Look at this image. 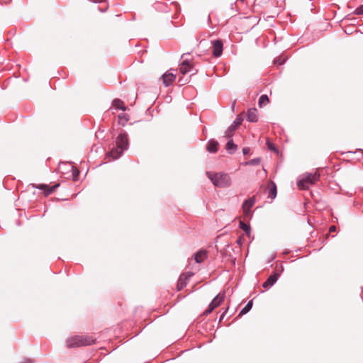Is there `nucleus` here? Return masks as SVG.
Wrapping results in <instances>:
<instances>
[{
  "instance_id": "1a4fd4ad",
  "label": "nucleus",
  "mask_w": 363,
  "mask_h": 363,
  "mask_svg": "<svg viewBox=\"0 0 363 363\" xmlns=\"http://www.w3.org/2000/svg\"><path fill=\"white\" fill-rule=\"evenodd\" d=\"M208 257V251L200 250L194 255V260L196 263H202Z\"/></svg>"
},
{
  "instance_id": "412c9836",
  "label": "nucleus",
  "mask_w": 363,
  "mask_h": 363,
  "mask_svg": "<svg viewBox=\"0 0 363 363\" xmlns=\"http://www.w3.org/2000/svg\"><path fill=\"white\" fill-rule=\"evenodd\" d=\"M236 125H230L227 130L225 132V137L231 138L233 135V133L236 129Z\"/></svg>"
},
{
  "instance_id": "aec40b11",
  "label": "nucleus",
  "mask_w": 363,
  "mask_h": 363,
  "mask_svg": "<svg viewBox=\"0 0 363 363\" xmlns=\"http://www.w3.org/2000/svg\"><path fill=\"white\" fill-rule=\"evenodd\" d=\"M252 307V301H250L247 305L240 311L239 315H242L248 313Z\"/></svg>"
},
{
  "instance_id": "4468645a",
  "label": "nucleus",
  "mask_w": 363,
  "mask_h": 363,
  "mask_svg": "<svg viewBox=\"0 0 363 363\" xmlns=\"http://www.w3.org/2000/svg\"><path fill=\"white\" fill-rule=\"evenodd\" d=\"M218 143L215 140H210L208 142L206 149L209 152H216L218 150Z\"/></svg>"
},
{
  "instance_id": "7c9ffc66",
  "label": "nucleus",
  "mask_w": 363,
  "mask_h": 363,
  "mask_svg": "<svg viewBox=\"0 0 363 363\" xmlns=\"http://www.w3.org/2000/svg\"><path fill=\"white\" fill-rule=\"evenodd\" d=\"M33 360L31 359L25 358L23 359V361L21 363H33Z\"/></svg>"
},
{
  "instance_id": "f8f14e48",
  "label": "nucleus",
  "mask_w": 363,
  "mask_h": 363,
  "mask_svg": "<svg viewBox=\"0 0 363 363\" xmlns=\"http://www.w3.org/2000/svg\"><path fill=\"white\" fill-rule=\"evenodd\" d=\"M257 110L256 108H250L247 111V121L255 123L258 120Z\"/></svg>"
},
{
  "instance_id": "ddd939ff",
  "label": "nucleus",
  "mask_w": 363,
  "mask_h": 363,
  "mask_svg": "<svg viewBox=\"0 0 363 363\" xmlns=\"http://www.w3.org/2000/svg\"><path fill=\"white\" fill-rule=\"evenodd\" d=\"M59 186H60L59 184H57L50 187L46 184H40L38 186V189L43 190L45 191V195L48 196V195L50 194L51 193H52L55 190V189L57 187H58Z\"/></svg>"
},
{
  "instance_id": "a878e982",
  "label": "nucleus",
  "mask_w": 363,
  "mask_h": 363,
  "mask_svg": "<svg viewBox=\"0 0 363 363\" xmlns=\"http://www.w3.org/2000/svg\"><path fill=\"white\" fill-rule=\"evenodd\" d=\"M354 13L356 15H363V5H361L359 7H357L354 11Z\"/></svg>"
},
{
  "instance_id": "a211bd4d",
  "label": "nucleus",
  "mask_w": 363,
  "mask_h": 363,
  "mask_svg": "<svg viewBox=\"0 0 363 363\" xmlns=\"http://www.w3.org/2000/svg\"><path fill=\"white\" fill-rule=\"evenodd\" d=\"M113 105L116 107V108L122 110L123 111L126 109V107L123 105V101L118 99L113 100Z\"/></svg>"
},
{
  "instance_id": "393cba45",
  "label": "nucleus",
  "mask_w": 363,
  "mask_h": 363,
  "mask_svg": "<svg viewBox=\"0 0 363 363\" xmlns=\"http://www.w3.org/2000/svg\"><path fill=\"white\" fill-rule=\"evenodd\" d=\"M79 174V170L72 167V177H73L74 181L78 180Z\"/></svg>"
},
{
  "instance_id": "39448f33",
  "label": "nucleus",
  "mask_w": 363,
  "mask_h": 363,
  "mask_svg": "<svg viewBox=\"0 0 363 363\" xmlns=\"http://www.w3.org/2000/svg\"><path fill=\"white\" fill-rule=\"evenodd\" d=\"M225 293H219L208 305V309L204 312L205 315L211 313L216 308L219 306L224 301Z\"/></svg>"
},
{
  "instance_id": "20e7f679",
  "label": "nucleus",
  "mask_w": 363,
  "mask_h": 363,
  "mask_svg": "<svg viewBox=\"0 0 363 363\" xmlns=\"http://www.w3.org/2000/svg\"><path fill=\"white\" fill-rule=\"evenodd\" d=\"M320 177V174L318 172L308 173L303 175L302 179L297 182V185L301 189H306L310 185L315 184Z\"/></svg>"
},
{
  "instance_id": "4be33fe9",
  "label": "nucleus",
  "mask_w": 363,
  "mask_h": 363,
  "mask_svg": "<svg viewBox=\"0 0 363 363\" xmlns=\"http://www.w3.org/2000/svg\"><path fill=\"white\" fill-rule=\"evenodd\" d=\"M269 103V98L267 95H262L259 99V105L262 106Z\"/></svg>"
},
{
  "instance_id": "c9c22d12",
  "label": "nucleus",
  "mask_w": 363,
  "mask_h": 363,
  "mask_svg": "<svg viewBox=\"0 0 363 363\" xmlns=\"http://www.w3.org/2000/svg\"><path fill=\"white\" fill-rule=\"evenodd\" d=\"M242 1H244L245 0H241Z\"/></svg>"
},
{
  "instance_id": "f3484780",
  "label": "nucleus",
  "mask_w": 363,
  "mask_h": 363,
  "mask_svg": "<svg viewBox=\"0 0 363 363\" xmlns=\"http://www.w3.org/2000/svg\"><path fill=\"white\" fill-rule=\"evenodd\" d=\"M225 148L230 154H233L237 150V145L234 143L233 140L230 139L227 143Z\"/></svg>"
},
{
  "instance_id": "dca6fc26",
  "label": "nucleus",
  "mask_w": 363,
  "mask_h": 363,
  "mask_svg": "<svg viewBox=\"0 0 363 363\" xmlns=\"http://www.w3.org/2000/svg\"><path fill=\"white\" fill-rule=\"evenodd\" d=\"M186 279L187 277L185 274L180 275L177 286L178 291L182 290L186 285Z\"/></svg>"
},
{
  "instance_id": "6ab92c4d",
  "label": "nucleus",
  "mask_w": 363,
  "mask_h": 363,
  "mask_svg": "<svg viewBox=\"0 0 363 363\" xmlns=\"http://www.w3.org/2000/svg\"><path fill=\"white\" fill-rule=\"evenodd\" d=\"M118 120H119V123H121L123 126H124L125 125V123L128 121L129 117L126 113H122L118 115Z\"/></svg>"
},
{
  "instance_id": "0eeeda50",
  "label": "nucleus",
  "mask_w": 363,
  "mask_h": 363,
  "mask_svg": "<svg viewBox=\"0 0 363 363\" xmlns=\"http://www.w3.org/2000/svg\"><path fill=\"white\" fill-rule=\"evenodd\" d=\"M279 274L277 272L271 274L267 279L262 284V286L265 289L272 287L278 280Z\"/></svg>"
},
{
  "instance_id": "f704fd0d",
  "label": "nucleus",
  "mask_w": 363,
  "mask_h": 363,
  "mask_svg": "<svg viewBox=\"0 0 363 363\" xmlns=\"http://www.w3.org/2000/svg\"><path fill=\"white\" fill-rule=\"evenodd\" d=\"M361 150V152L363 153V150Z\"/></svg>"
},
{
  "instance_id": "6e6552de",
  "label": "nucleus",
  "mask_w": 363,
  "mask_h": 363,
  "mask_svg": "<svg viewBox=\"0 0 363 363\" xmlns=\"http://www.w3.org/2000/svg\"><path fill=\"white\" fill-rule=\"evenodd\" d=\"M179 71L182 74H186L194 71V68L188 60H184L180 65Z\"/></svg>"
},
{
  "instance_id": "7ed1b4c3",
  "label": "nucleus",
  "mask_w": 363,
  "mask_h": 363,
  "mask_svg": "<svg viewBox=\"0 0 363 363\" xmlns=\"http://www.w3.org/2000/svg\"><path fill=\"white\" fill-rule=\"evenodd\" d=\"M95 340L86 335H75L69 337L66 341L67 347L69 348L87 346L94 343Z\"/></svg>"
},
{
  "instance_id": "c756f323",
  "label": "nucleus",
  "mask_w": 363,
  "mask_h": 363,
  "mask_svg": "<svg viewBox=\"0 0 363 363\" xmlns=\"http://www.w3.org/2000/svg\"><path fill=\"white\" fill-rule=\"evenodd\" d=\"M250 152V149L248 147H245L242 148L243 155H247Z\"/></svg>"
},
{
  "instance_id": "473e14b6",
  "label": "nucleus",
  "mask_w": 363,
  "mask_h": 363,
  "mask_svg": "<svg viewBox=\"0 0 363 363\" xmlns=\"http://www.w3.org/2000/svg\"><path fill=\"white\" fill-rule=\"evenodd\" d=\"M225 313H226V311H225L224 313H223V314H222V315H220V320H219V321H221V320L223 319V318H224V317H225Z\"/></svg>"
},
{
  "instance_id": "423d86ee",
  "label": "nucleus",
  "mask_w": 363,
  "mask_h": 363,
  "mask_svg": "<svg viewBox=\"0 0 363 363\" xmlns=\"http://www.w3.org/2000/svg\"><path fill=\"white\" fill-rule=\"evenodd\" d=\"M223 42L221 40H216L213 42V55L219 57L223 52Z\"/></svg>"
},
{
  "instance_id": "2eb2a0df",
  "label": "nucleus",
  "mask_w": 363,
  "mask_h": 363,
  "mask_svg": "<svg viewBox=\"0 0 363 363\" xmlns=\"http://www.w3.org/2000/svg\"><path fill=\"white\" fill-rule=\"evenodd\" d=\"M277 196V186L273 182H271L270 184L268 186V197L271 198L272 199H275Z\"/></svg>"
},
{
  "instance_id": "9b49d317",
  "label": "nucleus",
  "mask_w": 363,
  "mask_h": 363,
  "mask_svg": "<svg viewBox=\"0 0 363 363\" xmlns=\"http://www.w3.org/2000/svg\"><path fill=\"white\" fill-rule=\"evenodd\" d=\"M255 203V198L253 196L247 200H245L242 205L243 211L245 214L249 213L250 208Z\"/></svg>"
},
{
  "instance_id": "72a5a7b5",
  "label": "nucleus",
  "mask_w": 363,
  "mask_h": 363,
  "mask_svg": "<svg viewBox=\"0 0 363 363\" xmlns=\"http://www.w3.org/2000/svg\"><path fill=\"white\" fill-rule=\"evenodd\" d=\"M195 72H196V70H194V72H193V71H192L191 74H194Z\"/></svg>"
},
{
  "instance_id": "cd10ccee",
  "label": "nucleus",
  "mask_w": 363,
  "mask_h": 363,
  "mask_svg": "<svg viewBox=\"0 0 363 363\" xmlns=\"http://www.w3.org/2000/svg\"><path fill=\"white\" fill-rule=\"evenodd\" d=\"M267 145L268 148L270 150H272V151H276L277 150L275 146L272 143H270L269 141H268L267 143Z\"/></svg>"
},
{
  "instance_id": "c85d7f7f",
  "label": "nucleus",
  "mask_w": 363,
  "mask_h": 363,
  "mask_svg": "<svg viewBox=\"0 0 363 363\" xmlns=\"http://www.w3.org/2000/svg\"><path fill=\"white\" fill-rule=\"evenodd\" d=\"M274 64L276 65H283L284 61V60H281L280 58H276L274 60Z\"/></svg>"
},
{
  "instance_id": "bb28decb",
  "label": "nucleus",
  "mask_w": 363,
  "mask_h": 363,
  "mask_svg": "<svg viewBox=\"0 0 363 363\" xmlns=\"http://www.w3.org/2000/svg\"><path fill=\"white\" fill-rule=\"evenodd\" d=\"M242 119L241 118H237L232 125H236L238 128L242 123Z\"/></svg>"
},
{
  "instance_id": "b1692460",
  "label": "nucleus",
  "mask_w": 363,
  "mask_h": 363,
  "mask_svg": "<svg viewBox=\"0 0 363 363\" xmlns=\"http://www.w3.org/2000/svg\"><path fill=\"white\" fill-rule=\"evenodd\" d=\"M260 162V159L259 157L254 158L246 162V164L248 165H257Z\"/></svg>"
},
{
  "instance_id": "2f4dec72",
  "label": "nucleus",
  "mask_w": 363,
  "mask_h": 363,
  "mask_svg": "<svg viewBox=\"0 0 363 363\" xmlns=\"http://www.w3.org/2000/svg\"><path fill=\"white\" fill-rule=\"evenodd\" d=\"M336 230V227L335 225H331L330 228H329V232L331 233V232H334Z\"/></svg>"
},
{
  "instance_id": "9d476101",
  "label": "nucleus",
  "mask_w": 363,
  "mask_h": 363,
  "mask_svg": "<svg viewBox=\"0 0 363 363\" xmlns=\"http://www.w3.org/2000/svg\"><path fill=\"white\" fill-rule=\"evenodd\" d=\"M162 79L164 85L165 86H168L175 79V75L174 74H172V73L165 72L162 76Z\"/></svg>"
},
{
  "instance_id": "f03ea898",
  "label": "nucleus",
  "mask_w": 363,
  "mask_h": 363,
  "mask_svg": "<svg viewBox=\"0 0 363 363\" xmlns=\"http://www.w3.org/2000/svg\"><path fill=\"white\" fill-rule=\"evenodd\" d=\"M206 175L212 182L213 184L218 188H227L231 185L230 177L226 173H212L207 172Z\"/></svg>"
},
{
  "instance_id": "5701e85b",
  "label": "nucleus",
  "mask_w": 363,
  "mask_h": 363,
  "mask_svg": "<svg viewBox=\"0 0 363 363\" xmlns=\"http://www.w3.org/2000/svg\"><path fill=\"white\" fill-rule=\"evenodd\" d=\"M240 228L243 230L247 234H250V226L243 222L240 223Z\"/></svg>"
},
{
  "instance_id": "f257e3e1",
  "label": "nucleus",
  "mask_w": 363,
  "mask_h": 363,
  "mask_svg": "<svg viewBox=\"0 0 363 363\" xmlns=\"http://www.w3.org/2000/svg\"><path fill=\"white\" fill-rule=\"evenodd\" d=\"M116 147H113L108 153V157L116 160L120 157L123 152L128 150L129 146L128 133L125 131L121 132L116 139Z\"/></svg>"
}]
</instances>
